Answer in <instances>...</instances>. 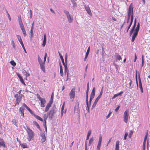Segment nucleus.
I'll return each mask as SVG.
<instances>
[{
    "label": "nucleus",
    "mask_w": 150,
    "mask_h": 150,
    "mask_svg": "<svg viewBox=\"0 0 150 150\" xmlns=\"http://www.w3.org/2000/svg\"><path fill=\"white\" fill-rule=\"evenodd\" d=\"M64 103L63 104V105L61 108V111H63V110H64Z\"/></svg>",
    "instance_id": "obj_62"
},
{
    "label": "nucleus",
    "mask_w": 150,
    "mask_h": 150,
    "mask_svg": "<svg viewBox=\"0 0 150 150\" xmlns=\"http://www.w3.org/2000/svg\"><path fill=\"white\" fill-rule=\"evenodd\" d=\"M47 56V53L46 52H45V56H44V61L43 62V63H45V62L46 61Z\"/></svg>",
    "instance_id": "obj_43"
},
{
    "label": "nucleus",
    "mask_w": 150,
    "mask_h": 150,
    "mask_svg": "<svg viewBox=\"0 0 150 150\" xmlns=\"http://www.w3.org/2000/svg\"><path fill=\"white\" fill-rule=\"evenodd\" d=\"M90 47H89L88 48L87 50V51L86 52V54L87 55H88L89 53V51H90Z\"/></svg>",
    "instance_id": "obj_51"
},
{
    "label": "nucleus",
    "mask_w": 150,
    "mask_h": 150,
    "mask_svg": "<svg viewBox=\"0 0 150 150\" xmlns=\"http://www.w3.org/2000/svg\"><path fill=\"white\" fill-rule=\"evenodd\" d=\"M102 140V137L101 135H100V136H99V138L98 143H101Z\"/></svg>",
    "instance_id": "obj_42"
},
{
    "label": "nucleus",
    "mask_w": 150,
    "mask_h": 150,
    "mask_svg": "<svg viewBox=\"0 0 150 150\" xmlns=\"http://www.w3.org/2000/svg\"><path fill=\"white\" fill-rule=\"evenodd\" d=\"M33 123L37 127V128L38 129H40V127L39 125L35 121H34L33 122Z\"/></svg>",
    "instance_id": "obj_27"
},
{
    "label": "nucleus",
    "mask_w": 150,
    "mask_h": 150,
    "mask_svg": "<svg viewBox=\"0 0 150 150\" xmlns=\"http://www.w3.org/2000/svg\"><path fill=\"white\" fill-rule=\"evenodd\" d=\"M65 68V70H64V73L65 74H67V78L69 77V70L68 69V68L67 67H64Z\"/></svg>",
    "instance_id": "obj_15"
},
{
    "label": "nucleus",
    "mask_w": 150,
    "mask_h": 150,
    "mask_svg": "<svg viewBox=\"0 0 150 150\" xmlns=\"http://www.w3.org/2000/svg\"><path fill=\"white\" fill-rule=\"evenodd\" d=\"M60 72L63 71L62 67L61 65H60Z\"/></svg>",
    "instance_id": "obj_60"
},
{
    "label": "nucleus",
    "mask_w": 150,
    "mask_h": 150,
    "mask_svg": "<svg viewBox=\"0 0 150 150\" xmlns=\"http://www.w3.org/2000/svg\"><path fill=\"white\" fill-rule=\"evenodd\" d=\"M30 35H31V37H30V38H32L33 35V31L32 30H30Z\"/></svg>",
    "instance_id": "obj_59"
},
{
    "label": "nucleus",
    "mask_w": 150,
    "mask_h": 150,
    "mask_svg": "<svg viewBox=\"0 0 150 150\" xmlns=\"http://www.w3.org/2000/svg\"><path fill=\"white\" fill-rule=\"evenodd\" d=\"M17 76L19 78L21 82L22 83H23L25 85V84L24 81L23 80L22 78L21 77L20 74L18 73L17 74Z\"/></svg>",
    "instance_id": "obj_12"
},
{
    "label": "nucleus",
    "mask_w": 150,
    "mask_h": 150,
    "mask_svg": "<svg viewBox=\"0 0 150 150\" xmlns=\"http://www.w3.org/2000/svg\"><path fill=\"white\" fill-rule=\"evenodd\" d=\"M91 130H89L87 136L86 137V140H88L89 139V137L90 135L91 134Z\"/></svg>",
    "instance_id": "obj_30"
},
{
    "label": "nucleus",
    "mask_w": 150,
    "mask_h": 150,
    "mask_svg": "<svg viewBox=\"0 0 150 150\" xmlns=\"http://www.w3.org/2000/svg\"><path fill=\"white\" fill-rule=\"evenodd\" d=\"M26 131L28 134L27 139L29 141H30L33 138L34 134L33 132L29 128H27Z\"/></svg>",
    "instance_id": "obj_1"
},
{
    "label": "nucleus",
    "mask_w": 150,
    "mask_h": 150,
    "mask_svg": "<svg viewBox=\"0 0 150 150\" xmlns=\"http://www.w3.org/2000/svg\"><path fill=\"white\" fill-rule=\"evenodd\" d=\"M101 144V143H98L97 146V150H100V146Z\"/></svg>",
    "instance_id": "obj_38"
},
{
    "label": "nucleus",
    "mask_w": 150,
    "mask_h": 150,
    "mask_svg": "<svg viewBox=\"0 0 150 150\" xmlns=\"http://www.w3.org/2000/svg\"><path fill=\"white\" fill-rule=\"evenodd\" d=\"M93 98H94V97H92L90 96V100H89V103H88L89 104H90V105L91 104V102Z\"/></svg>",
    "instance_id": "obj_45"
},
{
    "label": "nucleus",
    "mask_w": 150,
    "mask_h": 150,
    "mask_svg": "<svg viewBox=\"0 0 150 150\" xmlns=\"http://www.w3.org/2000/svg\"><path fill=\"white\" fill-rule=\"evenodd\" d=\"M128 135V134L127 132H126L125 134L124 137V140H126V138L127 136Z\"/></svg>",
    "instance_id": "obj_50"
},
{
    "label": "nucleus",
    "mask_w": 150,
    "mask_h": 150,
    "mask_svg": "<svg viewBox=\"0 0 150 150\" xmlns=\"http://www.w3.org/2000/svg\"><path fill=\"white\" fill-rule=\"evenodd\" d=\"M46 34H45L44 35V40L43 41V43L42 45L43 47H45L46 45Z\"/></svg>",
    "instance_id": "obj_20"
},
{
    "label": "nucleus",
    "mask_w": 150,
    "mask_h": 150,
    "mask_svg": "<svg viewBox=\"0 0 150 150\" xmlns=\"http://www.w3.org/2000/svg\"><path fill=\"white\" fill-rule=\"evenodd\" d=\"M52 103H51L50 102H49V103H48L45 109V111L46 112L48 110H49V108H50V107L51 106V105Z\"/></svg>",
    "instance_id": "obj_18"
},
{
    "label": "nucleus",
    "mask_w": 150,
    "mask_h": 150,
    "mask_svg": "<svg viewBox=\"0 0 150 150\" xmlns=\"http://www.w3.org/2000/svg\"><path fill=\"white\" fill-rule=\"evenodd\" d=\"M128 13H131L132 14V15L131 17L132 16H133V7L130 6H129V8Z\"/></svg>",
    "instance_id": "obj_16"
},
{
    "label": "nucleus",
    "mask_w": 150,
    "mask_h": 150,
    "mask_svg": "<svg viewBox=\"0 0 150 150\" xmlns=\"http://www.w3.org/2000/svg\"><path fill=\"white\" fill-rule=\"evenodd\" d=\"M38 98L40 101L41 106L42 107H44L45 106V104L46 103V101L45 99L41 98L39 95L38 96Z\"/></svg>",
    "instance_id": "obj_5"
},
{
    "label": "nucleus",
    "mask_w": 150,
    "mask_h": 150,
    "mask_svg": "<svg viewBox=\"0 0 150 150\" xmlns=\"http://www.w3.org/2000/svg\"><path fill=\"white\" fill-rule=\"evenodd\" d=\"M67 54H66L65 55V64H67Z\"/></svg>",
    "instance_id": "obj_44"
},
{
    "label": "nucleus",
    "mask_w": 150,
    "mask_h": 150,
    "mask_svg": "<svg viewBox=\"0 0 150 150\" xmlns=\"http://www.w3.org/2000/svg\"><path fill=\"white\" fill-rule=\"evenodd\" d=\"M34 116L37 119L39 120H40L43 121V120L39 116L36 115H34Z\"/></svg>",
    "instance_id": "obj_28"
},
{
    "label": "nucleus",
    "mask_w": 150,
    "mask_h": 150,
    "mask_svg": "<svg viewBox=\"0 0 150 150\" xmlns=\"http://www.w3.org/2000/svg\"><path fill=\"white\" fill-rule=\"evenodd\" d=\"M21 97L20 96H18L17 97V98L16 99L15 101V105H14V106H16L17 105H18L19 103L21 101Z\"/></svg>",
    "instance_id": "obj_11"
},
{
    "label": "nucleus",
    "mask_w": 150,
    "mask_h": 150,
    "mask_svg": "<svg viewBox=\"0 0 150 150\" xmlns=\"http://www.w3.org/2000/svg\"><path fill=\"white\" fill-rule=\"evenodd\" d=\"M139 26H140L139 24V23H138L137 25V26L136 29H135V31L138 32V31H139Z\"/></svg>",
    "instance_id": "obj_34"
},
{
    "label": "nucleus",
    "mask_w": 150,
    "mask_h": 150,
    "mask_svg": "<svg viewBox=\"0 0 150 150\" xmlns=\"http://www.w3.org/2000/svg\"><path fill=\"white\" fill-rule=\"evenodd\" d=\"M38 61L40 64L44 63L43 62H42V60L40 57L39 55H38Z\"/></svg>",
    "instance_id": "obj_36"
},
{
    "label": "nucleus",
    "mask_w": 150,
    "mask_h": 150,
    "mask_svg": "<svg viewBox=\"0 0 150 150\" xmlns=\"http://www.w3.org/2000/svg\"><path fill=\"white\" fill-rule=\"evenodd\" d=\"M44 64L45 63H43L41 64H40V66L41 69L42 71L45 72V68L44 66Z\"/></svg>",
    "instance_id": "obj_23"
},
{
    "label": "nucleus",
    "mask_w": 150,
    "mask_h": 150,
    "mask_svg": "<svg viewBox=\"0 0 150 150\" xmlns=\"http://www.w3.org/2000/svg\"><path fill=\"white\" fill-rule=\"evenodd\" d=\"M94 139L93 137L91 138L89 141L88 145L90 146L91 145L93 142Z\"/></svg>",
    "instance_id": "obj_32"
},
{
    "label": "nucleus",
    "mask_w": 150,
    "mask_h": 150,
    "mask_svg": "<svg viewBox=\"0 0 150 150\" xmlns=\"http://www.w3.org/2000/svg\"><path fill=\"white\" fill-rule=\"evenodd\" d=\"M75 89L73 88L72 89L69 93V96L71 99H74L75 97Z\"/></svg>",
    "instance_id": "obj_6"
},
{
    "label": "nucleus",
    "mask_w": 150,
    "mask_h": 150,
    "mask_svg": "<svg viewBox=\"0 0 150 150\" xmlns=\"http://www.w3.org/2000/svg\"><path fill=\"white\" fill-rule=\"evenodd\" d=\"M85 10L87 11V13L90 16H92V13H91V10L88 6H86L85 5L84 6Z\"/></svg>",
    "instance_id": "obj_9"
},
{
    "label": "nucleus",
    "mask_w": 150,
    "mask_h": 150,
    "mask_svg": "<svg viewBox=\"0 0 150 150\" xmlns=\"http://www.w3.org/2000/svg\"><path fill=\"white\" fill-rule=\"evenodd\" d=\"M23 73L24 74V75H25L26 77L30 75L25 70H23Z\"/></svg>",
    "instance_id": "obj_29"
},
{
    "label": "nucleus",
    "mask_w": 150,
    "mask_h": 150,
    "mask_svg": "<svg viewBox=\"0 0 150 150\" xmlns=\"http://www.w3.org/2000/svg\"><path fill=\"white\" fill-rule=\"evenodd\" d=\"M95 88L94 87L92 90L90 96L93 97H94L95 95Z\"/></svg>",
    "instance_id": "obj_24"
},
{
    "label": "nucleus",
    "mask_w": 150,
    "mask_h": 150,
    "mask_svg": "<svg viewBox=\"0 0 150 150\" xmlns=\"http://www.w3.org/2000/svg\"><path fill=\"white\" fill-rule=\"evenodd\" d=\"M147 136H148V132H147L146 133V135L144 137V140L143 143H146V140L147 139Z\"/></svg>",
    "instance_id": "obj_35"
},
{
    "label": "nucleus",
    "mask_w": 150,
    "mask_h": 150,
    "mask_svg": "<svg viewBox=\"0 0 150 150\" xmlns=\"http://www.w3.org/2000/svg\"><path fill=\"white\" fill-rule=\"evenodd\" d=\"M85 150H88L87 147V143L86 142L85 143Z\"/></svg>",
    "instance_id": "obj_57"
},
{
    "label": "nucleus",
    "mask_w": 150,
    "mask_h": 150,
    "mask_svg": "<svg viewBox=\"0 0 150 150\" xmlns=\"http://www.w3.org/2000/svg\"><path fill=\"white\" fill-rule=\"evenodd\" d=\"M18 22L20 26V28L21 27L24 26L21 20V19L20 17L18 18Z\"/></svg>",
    "instance_id": "obj_26"
},
{
    "label": "nucleus",
    "mask_w": 150,
    "mask_h": 150,
    "mask_svg": "<svg viewBox=\"0 0 150 150\" xmlns=\"http://www.w3.org/2000/svg\"><path fill=\"white\" fill-rule=\"evenodd\" d=\"M48 116H49V113L48 112L47 113V114H44L43 116V117L44 119V121L45 122V124L44 125V126H45V129L46 131H47V130L46 124V120L47 119V118Z\"/></svg>",
    "instance_id": "obj_7"
},
{
    "label": "nucleus",
    "mask_w": 150,
    "mask_h": 150,
    "mask_svg": "<svg viewBox=\"0 0 150 150\" xmlns=\"http://www.w3.org/2000/svg\"><path fill=\"white\" fill-rule=\"evenodd\" d=\"M21 146L23 148H25L27 147V145L26 144H22L21 145Z\"/></svg>",
    "instance_id": "obj_48"
},
{
    "label": "nucleus",
    "mask_w": 150,
    "mask_h": 150,
    "mask_svg": "<svg viewBox=\"0 0 150 150\" xmlns=\"http://www.w3.org/2000/svg\"><path fill=\"white\" fill-rule=\"evenodd\" d=\"M136 24H134V25L133 26V27L132 28V30H134V29H135V27H136Z\"/></svg>",
    "instance_id": "obj_61"
},
{
    "label": "nucleus",
    "mask_w": 150,
    "mask_h": 150,
    "mask_svg": "<svg viewBox=\"0 0 150 150\" xmlns=\"http://www.w3.org/2000/svg\"><path fill=\"white\" fill-rule=\"evenodd\" d=\"M41 141L42 142H45L46 140V137L44 133H42L41 134Z\"/></svg>",
    "instance_id": "obj_17"
},
{
    "label": "nucleus",
    "mask_w": 150,
    "mask_h": 150,
    "mask_svg": "<svg viewBox=\"0 0 150 150\" xmlns=\"http://www.w3.org/2000/svg\"><path fill=\"white\" fill-rule=\"evenodd\" d=\"M21 30H22L23 33V34L24 35V36H25L26 35L25 30L24 28V26L21 27Z\"/></svg>",
    "instance_id": "obj_25"
},
{
    "label": "nucleus",
    "mask_w": 150,
    "mask_h": 150,
    "mask_svg": "<svg viewBox=\"0 0 150 150\" xmlns=\"http://www.w3.org/2000/svg\"><path fill=\"white\" fill-rule=\"evenodd\" d=\"M138 33V32L134 31L132 36V38L131 40L132 42H133L134 41L135 38L137 36Z\"/></svg>",
    "instance_id": "obj_13"
},
{
    "label": "nucleus",
    "mask_w": 150,
    "mask_h": 150,
    "mask_svg": "<svg viewBox=\"0 0 150 150\" xmlns=\"http://www.w3.org/2000/svg\"><path fill=\"white\" fill-rule=\"evenodd\" d=\"M139 87L142 93L143 92V89L142 87V82L141 80V79L139 76Z\"/></svg>",
    "instance_id": "obj_8"
},
{
    "label": "nucleus",
    "mask_w": 150,
    "mask_h": 150,
    "mask_svg": "<svg viewBox=\"0 0 150 150\" xmlns=\"http://www.w3.org/2000/svg\"><path fill=\"white\" fill-rule=\"evenodd\" d=\"M133 15H132V16L131 17V21H130V24L127 28V32H128L129 30V28H130V27L132 25V23L133 21Z\"/></svg>",
    "instance_id": "obj_19"
},
{
    "label": "nucleus",
    "mask_w": 150,
    "mask_h": 150,
    "mask_svg": "<svg viewBox=\"0 0 150 150\" xmlns=\"http://www.w3.org/2000/svg\"><path fill=\"white\" fill-rule=\"evenodd\" d=\"M11 44L13 46V47L15 48V44L14 43V42L13 41H12L11 42Z\"/></svg>",
    "instance_id": "obj_55"
},
{
    "label": "nucleus",
    "mask_w": 150,
    "mask_h": 150,
    "mask_svg": "<svg viewBox=\"0 0 150 150\" xmlns=\"http://www.w3.org/2000/svg\"><path fill=\"white\" fill-rule=\"evenodd\" d=\"M118 96V95L117 94H115L114 96L112 97V99H114L116 97H117V96Z\"/></svg>",
    "instance_id": "obj_64"
},
{
    "label": "nucleus",
    "mask_w": 150,
    "mask_h": 150,
    "mask_svg": "<svg viewBox=\"0 0 150 150\" xmlns=\"http://www.w3.org/2000/svg\"><path fill=\"white\" fill-rule=\"evenodd\" d=\"M112 113V112H109V113L108 114V115L106 117V119H108V118H109L110 117V115Z\"/></svg>",
    "instance_id": "obj_53"
},
{
    "label": "nucleus",
    "mask_w": 150,
    "mask_h": 150,
    "mask_svg": "<svg viewBox=\"0 0 150 150\" xmlns=\"http://www.w3.org/2000/svg\"><path fill=\"white\" fill-rule=\"evenodd\" d=\"M19 111L20 112L21 116H22L23 117H24V108L23 107H21L19 108Z\"/></svg>",
    "instance_id": "obj_14"
},
{
    "label": "nucleus",
    "mask_w": 150,
    "mask_h": 150,
    "mask_svg": "<svg viewBox=\"0 0 150 150\" xmlns=\"http://www.w3.org/2000/svg\"><path fill=\"white\" fill-rule=\"evenodd\" d=\"M12 122H13V124L16 125V120L15 119H13L12 120Z\"/></svg>",
    "instance_id": "obj_47"
},
{
    "label": "nucleus",
    "mask_w": 150,
    "mask_h": 150,
    "mask_svg": "<svg viewBox=\"0 0 150 150\" xmlns=\"http://www.w3.org/2000/svg\"><path fill=\"white\" fill-rule=\"evenodd\" d=\"M144 56L143 55L142 56V67L144 65Z\"/></svg>",
    "instance_id": "obj_49"
},
{
    "label": "nucleus",
    "mask_w": 150,
    "mask_h": 150,
    "mask_svg": "<svg viewBox=\"0 0 150 150\" xmlns=\"http://www.w3.org/2000/svg\"><path fill=\"white\" fill-rule=\"evenodd\" d=\"M17 37V39L18 40V41L21 44H22L23 43V41H22V39L21 38V37L19 35H17L16 36Z\"/></svg>",
    "instance_id": "obj_22"
},
{
    "label": "nucleus",
    "mask_w": 150,
    "mask_h": 150,
    "mask_svg": "<svg viewBox=\"0 0 150 150\" xmlns=\"http://www.w3.org/2000/svg\"><path fill=\"white\" fill-rule=\"evenodd\" d=\"M133 132L132 131H131L130 132L129 134L128 137L129 138H130L132 136V134H133Z\"/></svg>",
    "instance_id": "obj_46"
},
{
    "label": "nucleus",
    "mask_w": 150,
    "mask_h": 150,
    "mask_svg": "<svg viewBox=\"0 0 150 150\" xmlns=\"http://www.w3.org/2000/svg\"><path fill=\"white\" fill-rule=\"evenodd\" d=\"M123 117L124 122L125 123H127L129 118V110H126L124 112L123 114Z\"/></svg>",
    "instance_id": "obj_3"
},
{
    "label": "nucleus",
    "mask_w": 150,
    "mask_h": 150,
    "mask_svg": "<svg viewBox=\"0 0 150 150\" xmlns=\"http://www.w3.org/2000/svg\"><path fill=\"white\" fill-rule=\"evenodd\" d=\"M120 108V106H118L115 109V111L117 112Z\"/></svg>",
    "instance_id": "obj_58"
},
{
    "label": "nucleus",
    "mask_w": 150,
    "mask_h": 150,
    "mask_svg": "<svg viewBox=\"0 0 150 150\" xmlns=\"http://www.w3.org/2000/svg\"><path fill=\"white\" fill-rule=\"evenodd\" d=\"M21 46H22V47L23 48V50H24V51L25 52V53H27V52H26V50H25V47H24V45L23 44H23H21Z\"/></svg>",
    "instance_id": "obj_52"
},
{
    "label": "nucleus",
    "mask_w": 150,
    "mask_h": 150,
    "mask_svg": "<svg viewBox=\"0 0 150 150\" xmlns=\"http://www.w3.org/2000/svg\"><path fill=\"white\" fill-rule=\"evenodd\" d=\"M115 66L117 70H118L119 69V66L116 64H115Z\"/></svg>",
    "instance_id": "obj_56"
},
{
    "label": "nucleus",
    "mask_w": 150,
    "mask_h": 150,
    "mask_svg": "<svg viewBox=\"0 0 150 150\" xmlns=\"http://www.w3.org/2000/svg\"><path fill=\"white\" fill-rule=\"evenodd\" d=\"M56 107L55 106H53L51 109L50 112H48L49 118H52L53 116L56 112Z\"/></svg>",
    "instance_id": "obj_2"
},
{
    "label": "nucleus",
    "mask_w": 150,
    "mask_h": 150,
    "mask_svg": "<svg viewBox=\"0 0 150 150\" xmlns=\"http://www.w3.org/2000/svg\"><path fill=\"white\" fill-rule=\"evenodd\" d=\"M29 112H30V113L32 114V115H33L34 116V115H35V113L33 112L31 110H30L29 111Z\"/></svg>",
    "instance_id": "obj_63"
},
{
    "label": "nucleus",
    "mask_w": 150,
    "mask_h": 150,
    "mask_svg": "<svg viewBox=\"0 0 150 150\" xmlns=\"http://www.w3.org/2000/svg\"><path fill=\"white\" fill-rule=\"evenodd\" d=\"M86 105H87V108H86V110H88V111L89 110V108L91 106V105L90 104H89L88 101H86Z\"/></svg>",
    "instance_id": "obj_37"
},
{
    "label": "nucleus",
    "mask_w": 150,
    "mask_h": 150,
    "mask_svg": "<svg viewBox=\"0 0 150 150\" xmlns=\"http://www.w3.org/2000/svg\"><path fill=\"white\" fill-rule=\"evenodd\" d=\"M119 141H117L116 142L115 150H119Z\"/></svg>",
    "instance_id": "obj_21"
},
{
    "label": "nucleus",
    "mask_w": 150,
    "mask_h": 150,
    "mask_svg": "<svg viewBox=\"0 0 150 150\" xmlns=\"http://www.w3.org/2000/svg\"><path fill=\"white\" fill-rule=\"evenodd\" d=\"M58 53L64 67H67V64L65 63L62 56L59 52Z\"/></svg>",
    "instance_id": "obj_10"
},
{
    "label": "nucleus",
    "mask_w": 150,
    "mask_h": 150,
    "mask_svg": "<svg viewBox=\"0 0 150 150\" xmlns=\"http://www.w3.org/2000/svg\"><path fill=\"white\" fill-rule=\"evenodd\" d=\"M10 64L13 66H15L16 65V63L14 62V61L13 60H12L11 61Z\"/></svg>",
    "instance_id": "obj_41"
},
{
    "label": "nucleus",
    "mask_w": 150,
    "mask_h": 150,
    "mask_svg": "<svg viewBox=\"0 0 150 150\" xmlns=\"http://www.w3.org/2000/svg\"><path fill=\"white\" fill-rule=\"evenodd\" d=\"M115 57L116 58V59L118 60H120L122 59V58L120 55L118 54H117V55L115 56Z\"/></svg>",
    "instance_id": "obj_31"
},
{
    "label": "nucleus",
    "mask_w": 150,
    "mask_h": 150,
    "mask_svg": "<svg viewBox=\"0 0 150 150\" xmlns=\"http://www.w3.org/2000/svg\"><path fill=\"white\" fill-rule=\"evenodd\" d=\"M71 1L73 5V7L74 8H75L76 6V2L74 1V0H71Z\"/></svg>",
    "instance_id": "obj_33"
},
{
    "label": "nucleus",
    "mask_w": 150,
    "mask_h": 150,
    "mask_svg": "<svg viewBox=\"0 0 150 150\" xmlns=\"http://www.w3.org/2000/svg\"><path fill=\"white\" fill-rule=\"evenodd\" d=\"M88 91L89 90L87 89L86 92V101H88Z\"/></svg>",
    "instance_id": "obj_39"
},
{
    "label": "nucleus",
    "mask_w": 150,
    "mask_h": 150,
    "mask_svg": "<svg viewBox=\"0 0 150 150\" xmlns=\"http://www.w3.org/2000/svg\"><path fill=\"white\" fill-rule=\"evenodd\" d=\"M97 103H96L94 102V103L93 105H92V108L93 109V108H94L95 107V106H96V104H97Z\"/></svg>",
    "instance_id": "obj_54"
},
{
    "label": "nucleus",
    "mask_w": 150,
    "mask_h": 150,
    "mask_svg": "<svg viewBox=\"0 0 150 150\" xmlns=\"http://www.w3.org/2000/svg\"><path fill=\"white\" fill-rule=\"evenodd\" d=\"M64 13L67 16L69 22L70 23H72L73 20V18L71 16L69 12L67 11H65Z\"/></svg>",
    "instance_id": "obj_4"
},
{
    "label": "nucleus",
    "mask_w": 150,
    "mask_h": 150,
    "mask_svg": "<svg viewBox=\"0 0 150 150\" xmlns=\"http://www.w3.org/2000/svg\"><path fill=\"white\" fill-rule=\"evenodd\" d=\"M135 78H136V84L137 85V87H138V83L137 80V71L136 72V75H135Z\"/></svg>",
    "instance_id": "obj_40"
}]
</instances>
